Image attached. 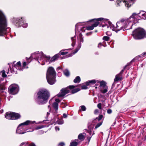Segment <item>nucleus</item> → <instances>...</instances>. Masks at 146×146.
<instances>
[{"instance_id": "obj_1", "label": "nucleus", "mask_w": 146, "mask_h": 146, "mask_svg": "<svg viewBox=\"0 0 146 146\" xmlns=\"http://www.w3.org/2000/svg\"><path fill=\"white\" fill-rule=\"evenodd\" d=\"M50 96L49 92L46 89H40L36 93L35 100L39 105L46 103Z\"/></svg>"}, {"instance_id": "obj_2", "label": "nucleus", "mask_w": 146, "mask_h": 146, "mask_svg": "<svg viewBox=\"0 0 146 146\" xmlns=\"http://www.w3.org/2000/svg\"><path fill=\"white\" fill-rule=\"evenodd\" d=\"M133 24L131 22H129L127 20L121 19L119 21L117 22L116 24L114 31L116 33L121 29L123 31L132 29Z\"/></svg>"}, {"instance_id": "obj_3", "label": "nucleus", "mask_w": 146, "mask_h": 146, "mask_svg": "<svg viewBox=\"0 0 146 146\" xmlns=\"http://www.w3.org/2000/svg\"><path fill=\"white\" fill-rule=\"evenodd\" d=\"M7 24L6 16L0 11V36H3L7 33Z\"/></svg>"}, {"instance_id": "obj_4", "label": "nucleus", "mask_w": 146, "mask_h": 146, "mask_svg": "<svg viewBox=\"0 0 146 146\" xmlns=\"http://www.w3.org/2000/svg\"><path fill=\"white\" fill-rule=\"evenodd\" d=\"M56 72L53 67H50L48 68L47 70L46 77L49 84L52 85L54 84L56 81Z\"/></svg>"}, {"instance_id": "obj_5", "label": "nucleus", "mask_w": 146, "mask_h": 146, "mask_svg": "<svg viewBox=\"0 0 146 146\" xmlns=\"http://www.w3.org/2000/svg\"><path fill=\"white\" fill-rule=\"evenodd\" d=\"M132 35L135 39H142L146 38V31L143 28L138 27L133 31Z\"/></svg>"}, {"instance_id": "obj_6", "label": "nucleus", "mask_w": 146, "mask_h": 146, "mask_svg": "<svg viewBox=\"0 0 146 146\" xmlns=\"http://www.w3.org/2000/svg\"><path fill=\"white\" fill-rule=\"evenodd\" d=\"M104 19L103 18H100L97 19H94L89 20L87 22L89 24L91 25L86 27V29L88 31L93 30L94 27H97L100 23L99 21H101Z\"/></svg>"}, {"instance_id": "obj_7", "label": "nucleus", "mask_w": 146, "mask_h": 146, "mask_svg": "<svg viewBox=\"0 0 146 146\" xmlns=\"http://www.w3.org/2000/svg\"><path fill=\"white\" fill-rule=\"evenodd\" d=\"M77 86H78V85H70L67 86L66 88H63L60 91V92L57 94L58 97H64L66 94H67L70 92V90H68V89L70 90H72Z\"/></svg>"}, {"instance_id": "obj_8", "label": "nucleus", "mask_w": 146, "mask_h": 146, "mask_svg": "<svg viewBox=\"0 0 146 146\" xmlns=\"http://www.w3.org/2000/svg\"><path fill=\"white\" fill-rule=\"evenodd\" d=\"M19 86L17 84H13L10 85L8 88L9 93L12 95H15L19 91Z\"/></svg>"}, {"instance_id": "obj_9", "label": "nucleus", "mask_w": 146, "mask_h": 146, "mask_svg": "<svg viewBox=\"0 0 146 146\" xmlns=\"http://www.w3.org/2000/svg\"><path fill=\"white\" fill-rule=\"evenodd\" d=\"M13 22L17 27H21L23 23H24L23 17L13 18L12 19Z\"/></svg>"}, {"instance_id": "obj_10", "label": "nucleus", "mask_w": 146, "mask_h": 146, "mask_svg": "<svg viewBox=\"0 0 146 146\" xmlns=\"http://www.w3.org/2000/svg\"><path fill=\"white\" fill-rule=\"evenodd\" d=\"M117 5L120 6L119 4L121 1L125 3V5L127 7H129L132 5L134 4L135 0H116Z\"/></svg>"}, {"instance_id": "obj_11", "label": "nucleus", "mask_w": 146, "mask_h": 146, "mask_svg": "<svg viewBox=\"0 0 146 146\" xmlns=\"http://www.w3.org/2000/svg\"><path fill=\"white\" fill-rule=\"evenodd\" d=\"M35 122V121H32L30 120H27L24 123H22L20 124L18 126L17 129V131H19L20 130L19 127L22 126L23 125H27L30 124H33Z\"/></svg>"}, {"instance_id": "obj_12", "label": "nucleus", "mask_w": 146, "mask_h": 146, "mask_svg": "<svg viewBox=\"0 0 146 146\" xmlns=\"http://www.w3.org/2000/svg\"><path fill=\"white\" fill-rule=\"evenodd\" d=\"M81 47V44L80 43V46L79 47L78 46H77V48L75 49V50L72 53H71L69 54L68 55H67L65 56H64V58H67L68 57L72 56L73 54H75L78 51V50H79V49Z\"/></svg>"}, {"instance_id": "obj_13", "label": "nucleus", "mask_w": 146, "mask_h": 146, "mask_svg": "<svg viewBox=\"0 0 146 146\" xmlns=\"http://www.w3.org/2000/svg\"><path fill=\"white\" fill-rule=\"evenodd\" d=\"M21 117L19 113L13 112L12 120H17L19 119Z\"/></svg>"}, {"instance_id": "obj_14", "label": "nucleus", "mask_w": 146, "mask_h": 146, "mask_svg": "<svg viewBox=\"0 0 146 146\" xmlns=\"http://www.w3.org/2000/svg\"><path fill=\"white\" fill-rule=\"evenodd\" d=\"M13 112L8 111L5 114V118L8 119L12 120Z\"/></svg>"}, {"instance_id": "obj_15", "label": "nucleus", "mask_w": 146, "mask_h": 146, "mask_svg": "<svg viewBox=\"0 0 146 146\" xmlns=\"http://www.w3.org/2000/svg\"><path fill=\"white\" fill-rule=\"evenodd\" d=\"M60 54H56L51 58L49 61V63H50L58 60V59L60 57Z\"/></svg>"}, {"instance_id": "obj_16", "label": "nucleus", "mask_w": 146, "mask_h": 146, "mask_svg": "<svg viewBox=\"0 0 146 146\" xmlns=\"http://www.w3.org/2000/svg\"><path fill=\"white\" fill-rule=\"evenodd\" d=\"M139 13H138V14H137L136 13H133L132 14V15L130 16L129 17V18H132L133 19V21H134V23H135V22L136 21V20H137V17H139Z\"/></svg>"}, {"instance_id": "obj_17", "label": "nucleus", "mask_w": 146, "mask_h": 146, "mask_svg": "<svg viewBox=\"0 0 146 146\" xmlns=\"http://www.w3.org/2000/svg\"><path fill=\"white\" fill-rule=\"evenodd\" d=\"M97 82L100 83V87H102L103 88H106V87L107 86H106L107 83L104 80L100 81L98 80H97Z\"/></svg>"}, {"instance_id": "obj_18", "label": "nucleus", "mask_w": 146, "mask_h": 146, "mask_svg": "<svg viewBox=\"0 0 146 146\" xmlns=\"http://www.w3.org/2000/svg\"><path fill=\"white\" fill-rule=\"evenodd\" d=\"M52 106L55 110L56 112L57 113L58 108V103L56 102H54L52 104Z\"/></svg>"}, {"instance_id": "obj_19", "label": "nucleus", "mask_w": 146, "mask_h": 146, "mask_svg": "<svg viewBox=\"0 0 146 146\" xmlns=\"http://www.w3.org/2000/svg\"><path fill=\"white\" fill-rule=\"evenodd\" d=\"M97 82L95 80H88L86 82V86H89L91 84H94Z\"/></svg>"}, {"instance_id": "obj_20", "label": "nucleus", "mask_w": 146, "mask_h": 146, "mask_svg": "<svg viewBox=\"0 0 146 146\" xmlns=\"http://www.w3.org/2000/svg\"><path fill=\"white\" fill-rule=\"evenodd\" d=\"M122 80V75H120L119 74H117L115 76V77L114 79V81L118 82L119 80Z\"/></svg>"}, {"instance_id": "obj_21", "label": "nucleus", "mask_w": 146, "mask_h": 146, "mask_svg": "<svg viewBox=\"0 0 146 146\" xmlns=\"http://www.w3.org/2000/svg\"><path fill=\"white\" fill-rule=\"evenodd\" d=\"M103 117V116L102 115H99L98 117H96L95 119L93 120V122L95 123L96 121L97 122H98L97 121H100L102 119Z\"/></svg>"}, {"instance_id": "obj_22", "label": "nucleus", "mask_w": 146, "mask_h": 146, "mask_svg": "<svg viewBox=\"0 0 146 146\" xmlns=\"http://www.w3.org/2000/svg\"><path fill=\"white\" fill-rule=\"evenodd\" d=\"M85 135H83L82 133H80L78 135V138L79 139L81 140L82 141H83L85 139Z\"/></svg>"}, {"instance_id": "obj_23", "label": "nucleus", "mask_w": 146, "mask_h": 146, "mask_svg": "<svg viewBox=\"0 0 146 146\" xmlns=\"http://www.w3.org/2000/svg\"><path fill=\"white\" fill-rule=\"evenodd\" d=\"M81 81L80 78L79 76H76L74 80V82L75 83H79Z\"/></svg>"}, {"instance_id": "obj_24", "label": "nucleus", "mask_w": 146, "mask_h": 146, "mask_svg": "<svg viewBox=\"0 0 146 146\" xmlns=\"http://www.w3.org/2000/svg\"><path fill=\"white\" fill-rule=\"evenodd\" d=\"M71 92L72 94H75L80 90V89L79 88H76L71 90Z\"/></svg>"}, {"instance_id": "obj_25", "label": "nucleus", "mask_w": 146, "mask_h": 146, "mask_svg": "<svg viewBox=\"0 0 146 146\" xmlns=\"http://www.w3.org/2000/svg\"><path fill=\"white\" fill-rule=\"evenodd\" d=\"M71 40L72 41V46L74 47L76 43V39H74V37H72L71 38Z\"/></svg>"}, {"instance_id": "obj_26", "label": "nucleus", "mask_w": 146, "mask_h": 146, "mask_svg": "<svg viewBox=\"0 0 146 146\" xmlns=\"http://www.w3.org/2000/svg\"><path fill=\"white\" fill-rule=\"evenodd\" d=\"M78 145V143L76 141H73L70 143V146H77Z\"/></svg>"}, {"instance_id": "obj_27", "label": "nucleus", "mask_w": 146, "mask_h": 146, "mask_svg": "<svg viewBox=\"0 0 146 146\" xmlns=\"http://www.w3.org/2000/svg\"><path fill=\"white\" fill-rule=\"evenodd\" d=\"M0 73H2V76L3 78H5L7 76V75L5 74V71L4 70H2Z\"/></svg>"}, {"instance_id": "obj_28", "label": "nucleus", "mask_w": 146, "mask_h": 146, "mask_svg": "<svg viewBox=\"0 0 146 146\" xmlns=\"http://www.w3.org/2000/svg\"><path fill=\"white\" fill-rule=\"evenodd\" d=\"M103 121H102L98 123L95 126V129H96L98 127H99L102 124Z\"/></svg>"}, {"instance_id": "obj_29", "label": "nucleus", "mask_w": 146, "mask_h": 146, "mask_svg": "<svg viewBox=\"0 0 146 146\" xmlns=\"http://www.w3.org/2000/svg\"><path fill=\"white\" fill-rule=\"evenodd\" d=\"M139 13V14H141V15L143 16L145 18V19L146 18V12L144 11H140V12Z\"/></svg>"}, {"instance_id": "obj_30", "label": "nucleus", "mask_w": 146, "mask_h": 146, "mask_svg": "<svg viewBox=\"0 0 146 146\" xmlns=\"http://www.w3.org/2000/svg\"><path fill=\"white\" fill-rule=\"evenodd\" d=\"M105 88L104 90H101V92L103 94L106 93L108 91V87L106 86V88Z\"/></svg>"}, {"instance_id": "obj_31", "label": "nucleus", "mask_w": 146, "mask_h": 146, "mask_svg": "<svg viewBox=\"0 0 146 146\" xmlns=\"http://www.w3.org/2000/svg\"><path fill=\"white\" fill-rule=\"evenodd\" d=\"M110 38L109 36H104L103 38L102 39L103 40L106 41H108L110 40Z\"/></svg>"}, {"instance_id": "obj_32", "label": "nucleus", "mask_w": 146, "mask_h": 146, "mask_svg": "<svg viewBox=\"0 0 146 146\" xmlns=\"http://www.w3.org/2000/svg\"><path fill=\"white\" fill-rule=\"evenodd\" d=\"M29 144L28 142H23L22 143L20 146H29Z\"/></svg>"}, {"instance_id": "obj_33", "label": "nucleus", "mask_w": 146, "mask_h": 146, "mask_svg": "<svg viewBox=\"0 0 146 146\" xmlns=\"http://www.w3.org/2000/svg\"><path fill=\"white\" fill-rule=\"evenodd\" d=\"M58 124H62L63 123V121L62 119H59L56 121Z\"/></svg>"}, {"instance_id": "obj_34", "label": "nucleus", "mask_w": 146, "mask_h": 146, "mask_svg": "<svg viewBox=\"0 0 146 146\" xmlns=\"http://www.w3.org/2000/svg\"><path fill=\"white\" fill-rule=\"evenodd\" d=\"M64 73L65 75L67 76H68L70 75L69 72L68 70H66L64 71Z\"/></svg>"}, {"instance_id": "obj_35", "label": "nucleus", "mask_w": 146, "mask_h": 146, "mask_svg": "<svg viewBox=\"0 0 146 146\" xmlns=\"http://www.w3.org/2000/svg\"><path fill=\"white\" fill-rule=\"evenodd\" d=\"M80 107L81 108V110L82 111H85L86 110V108L84 106H80Z\"/></svg>"}, {"instance_id": "obj_36", "label": "nucleus", "mask_w": 146, "mask_h": 146, "mask_svg": "<svg viewBox=\"0 0 146 146\" xmlns=\"http://www.w3.org/2000/svg\"><path fill=\"white\" fill-rule=\"evenodd\" d=\"M44 57L46 59V62H48V61L49 62L50 60V56H45Z\"/></svg>"}, {"instance_id": "obj_37", "label": "nucleus", "mask_w": 146, "mask_h": 146, "mask_svg": "<svg viewBox=\"0 0 146 146\" xmlns=\"http://www.w3.org/2000/svg\"><path fill=\"white\" fill-rule=\"evenodd\" d=\"M88 86L86 85H83L81 86V89L83 90H86L88 89V87L87 86Z\"/></svg>"}, {"instance_id": "obj_38", "label": "nucleus", "mask_w": 146, "mask_h": 146, "mask_svg": "<svg viewBox=\"0 0 146 146\" xmlns=\"http://www.w3.org/2000/svg\"><path fill=\"white\" fill-rule=\"evenodd\" d=\"M79 36H80V42H84V39L82 37V34H81Z\"/></svg>"}, {"instance_id": "obj_39", "label": "nucleus", "mask_w": 146, "mask_h": 146, "mask_svg": "<svg viewBox=\"0 0 146 146\" xmlns=\"http://www.w3.org/2000/svg\"><path fill=\"white\" fill-rule=\"evenodd\" d=\"M127 67V66H125L123 68V69L118 74H119L120 75H121L123 73L124 70Z\"/></svg>"}, {"instance_id": "obj_40", "label": "nucleus", "mask_w": 146, "mask_h": 146, "mask_svg": "<svg viewBox=\"0 0 146 146\" xmlns=\"http://www.w3.org/2000/svg\"><path fill=\"white\" fill-rule=\"evenodd\" d=\"M142 19L141 17L139 15V17H137V20H136V21L135 22V23H137L138 22V21L139 20H140L141 19Z\"/></svg>"}, {"instance_id": "obj_41", "label": "nucleus", "mask_w": 146, "mask_h": 146, "mask_svg": "<svg viewBox=\"0 0 146 146\" xmlns=\"http://www.w3.org/2000/svg\"><path fill=\"white\" fill-rule=\"evenodd\" d=\"M97 107L100 109H102V104L101 103L98 104L97 105Z\"/></svg>"}, {"instance_id": "obj_42", "label": "nucleus", "mask_w": 146, "mask_h": 146, "mask_svg": "<svg viewBox=\"0 0 146 146\" xmlns=\"http://www.w3.org/2000/svg\"><path fill=\"white\" fill-rule=\"evenodd\" d=\"M21 26H22L24 28H26L27 27L28 24L27 23H23V24H22Z\"/></svg>"}, {"instance_id": "obj_43", "label": "nucleus", "mask_w": 146, "mask_h": 146, "mask_svg": "<svg viewBox=\"0 0 146 146\" xmlns=\"http://www.w3.org/2000/svg\"><path fill=\"white\" fill-rule=\"evenodd\" d=\"M16 66L18 67H20L21 66V64L20 61L17 62L15 65Z\"/></svg>"}, {"instance_id": "obj_44", "label": "nucleus", "mask_w": 146, "mask_h": 146, "mask_svg": "<svg viewBox=\"0 0 146 146\" xmlns=\"http://www.w3.org/2000/svg\"><path fill=\"white\" fill-rule=\"evenodd\" d=\"M112 112V110L111 109H109L107 110V113L109 114H111Z\"/></svg>"}, {"instance_id": "obj_45", "label": "nucleus", "mask_w": 146, "mask_h": 146, "mask_svg": "<svg viewBox=\"0 0 146 146\" xmlns=\"http://www.w3.org/2000/svg\"><path fill=\"white\" fill-rule=\"evenodd\" d=\"M44 127L43 125H41L40 126H37L36 127V129H41Z\"/></svg>"}, {"instance_id": "obj_46", "label": "nucleus", "mask_w": 146, "mask_h": 146, "mask_svg": "<svg viewBox=\"0 0 146 146\" xmlns=\"http://www.w3.org/2000/svg\"><path fill=\"white\" fill-rule=\"evenodd\" d=\"M93 33V31H91V32L87 33H86V35L87 36L90 35H92V34Z\"/></svg>"}, {"instance_id": "obj_47", "label": "nucleus", "mask_w": 146, "mask_h": 146, "mask_svg": "<svg viewBox=\"0 0 146 146\" xmlns=\"http://www.w3.org/2000/svg\"><path fill=\"white\" fill-rule=\"evenodd\" d=\"M68 53V52H60V54L62 55H64Z\"/></svg>"}, {"instance_id": "obj_48", "label": "nucleus", "mask_w": 146, "mask_h": 146, "mask_svg": "<svg viewBox=\"0 0 146 146\" xmlns=\"http://www.w3.org/2000/svg\"><path fill=\"white\" fill-rule=\"evenodd\" d=\"M146 54V52H144L143 54H141V55H139V56L140 58H142L143 57V56L145 55Z\"/></svg>"}, {"instance_id": "obj_49", "label": "nucleus", "mask_w": 146, "mask_h": 146, "mask_svg": "<svg viewBox=\"0 0 146 146\" xmlns=\"http://www.w3.org/2000/svg\"><path fill=\"white\" fill-rule=\"evenodd\" d=\"M65 145V144L63 142H60V143L58 145V146H64Z\"/></svg>"}, {"instance_id": "obj_50", "label": "nucleus", "mask_w": 146, "mask_h": 146, "mask_svg": "<svg viewBox=\"0 0 146 146\" xmlns=\"http://www.w3.org/2000/svg\"><path fill=\"white\" fill-rule=\"evenodd\" d=\"M92 137V136H89L87 137V140L88 141V143H89V142H90L91 139V138Z\"/></svg>"}, {"instance_id": "obj_51", "label": "nucleus", "mask_w": 146, "mask_h": 146, "mask_svg": "<svg viewBox=\"0 0 146 146\" xmlns=\"http://www.w3.org/2000/svg\"><path fill=\"white\" fill-rule=\"evenodd\" d=\"M99 110L98 109H96L94 111V114H97V113L99 112Z\"/></svg>"}, {"instance_id": "obj_52", "label": "nucleus", "mask_w": 146, "mask_h": 146, "mask_svg": "<svg viewBox=\"0 0 146 146\" xmlns=\"http://www.w3.org/2000/svg\"><path fill=\"white\" fill-rule=\"evenodd\" d=\"M134 60H135V58H134L131 61L130 63H127V64L126 66H130L131 62H132L133 61L134 62Z\"/></svg>"}, {"instance_id": "obj_53", "label": "nucleus", "mask_w": 146, "mask_h": 146, "mask_svg": "<svg viewBox=\"0 0 146 146\" xmlns=\"http://www.w3.org/2000/svg\"><path fill=\"white\" fill-rule=\"evenodd\" d=\"M102 43L100 42L98 44V48H101V46H102Z\"/></svg>"}, {"instance_id": "obj_54", "label": "nucleus", "mask_w": 146, "mask_h": 146, "mask_svg": "<svg viewBox=\"0 0 146 146\" xmlns=\"http://www.w3.org/2000/svg\"><path fill=\"white\" fill-rule=\"evenodd\" d=\"M29 146H36L34 143H32L30 144H29Z\"/></svg>"}, {"instance_id": "obj_55", "label": "nucleus", "mask_w": 146, "mask_h": 146, "mask_svg": "<svg viewBox=\"0 0 146 146\" xmlns=\"http://www.w3.org/2000/svg\"><path fill=\"white\" fill-rule=\"evenodd\" d=\"M55 101L57 103L60 102V99H58V98L56 99L55 100Z\"/></svg>"}, {"instance_id": "obj_56", "label": "nucleus", "mask_w": 146, "mask_h": 146, "mask_svg": "<svg viewBox=\"0 0 146 146\" xmlns=\"http://www.w3.org/2000/svg\"><path fill=\"white\" fill-rule=\"evenodd\" d=\"M28 130V129H26L25 130V132H22L21 133L23 134L25 133V132H29L30 131H29Z\"/></svg>"}, {"instance_id": "obj_57", "label": "nucleus", "mask_w": 146, "mask_h": 146, "mask_svg": "<svg viewBox=\"0 0 146 146\" xmlns=\"http://www.w3.org/2000/svg\"><path fill=\"white\" fill-rule=\"evenodd\" d=\"M26 62H23V67H25V66H26Z\"/></svg>"}, {"instance_id": "obj_58", "label": "nucleus", "mask_w": 146, "mask_h": 146, "mask_svg": "<svg viewBox=\"0 0 146 146\" xmlns=\"http://www.w3.org/2000/svg\"><path fill=\"white\" fill-rule=\"evenodd\" d=\"M63 115V117L64 118H66L67 117V115L66 113H64Z\"/></svg>"}, {"instance_id": "obj_59", "label": "nucleus", "mask_w": 146, "mask_h": 146, "mask_svg": "<svg viewBox=\"0 0 146 146\" xmlns=\"http://www.w3.org/2000/svg\"><path fill=\"white\" fill-rule=\"evenodd\" d=\"M108 24L109 25L111 26L112 23H111V22L110 21H108Z\"/></svg>"}, {"instance_id": "obj_60", "label": "nucleus", "mask_w": 146, "mask_h": 146, "mask_svg": "<svg viewBox=\"0 0 146 146\" xmlns=\"http://www.w3.org/2000/svg\"><path fill=\"white\" fill-rule=\"evenodd\" d=\"M115 86V85H114V83H113L112 85V87H111V89H112V88L114 87Z\"/></svg>"}, {"instance_id": "obj_61", "label": "nucleus", "mask_w": 146, "mask_h": 146, "mask_svg": "<svg viewBox=\"0 0 146 146\" xmlns=\"http://www.w3.org/2000/svg\"><path fill=\"white\" fill-rule=\"evenodd\" d=\"M112 92V91L111 90H110V91H109L108 92V94H110Z\"/></svg>"}, {"instance_id": "obj_62", "label": "nucleus", "mask_w": 146, "mask_h": 146, "mask_svg": "<svg viewBox=\"0 0 146 146\" xmlns=\"http://www.w3.org/2000/svg\"><path fill=\"white\" fill-rule=\"evenodd\" d=\"M88 133H89L90 136L92 132L91 131H88Z\"/></svg>"}, {"instance_id": "obj_63", "label": "nucleus", "mask_w": 146, "mask_h": 146, "mask_svg": "<svg viewBox=\"0 0 146 146\" xmlns=\"http://www.w3.org/2000/svg\"><path fill=\"white\" fill-rule=\"evenodd\" d=\"M3 110H0V114L2 113L3 112Z\"/></svg>"}, {"instance_id": "obj_64", "label": "nucleus", "mask_w": 146, "mask_h": 146, "mask_svg": "<svg viewBox=\"0 0 146 146\" xmlns=\"http://www.w3.org/2000/svg\"><path fill=\"white\" fill-rule=\"evenodd\" d=\"M61 105H62V104H64V107H65L66 106V105L65 104H64V103H63V102H62L61 103Z\"/></svg>"}]
</instances>
